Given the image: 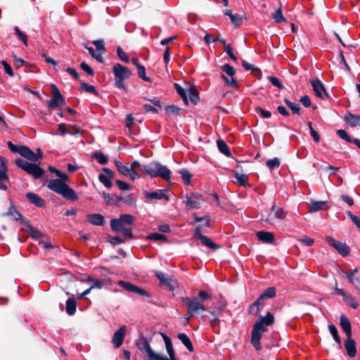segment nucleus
I'll list each match as a JSON object with an SVG mask.
<instances>
[{
    "label": "nucleus",
    "instance_id": "obj_21",
    "mask_svg": "<svg viewBox=\"0 0 360 360\" xmlns=\"http://www.w3.org/2000/svg\"><path fill=\"white\" fill-rule=\"evenodd\" d=\"M26 197L30 201V203L34 205L35 206L38 207H44L46 205L45 200L40 198L38 195L32 193L28 192L26 193Z\"/></svg>",
    "mask_w": 360,
    "mask_h": 360
},
{
    "label": "nucleus",
    "instance_id": "obj_33",
    "mask_svg": "<svg viewBox=\"0 0 360 360\" xmlns=\"http://www.w3.org/2000/svg\"><path fill=\"white\" fill-rule=\"evenodd\" d=\"M162 338L165 341L167 352L169 356V358L175 357L174 350L172 347V343L171 339L165 334H162Z\"/></svg>",
    "mask_w": 360,
    "mask_h": 360
},
{
    "label": "nucleus",
    "instance_id": "obj_50",
    "mask_svg": "<svg viewBox=\"0 0 360 360\" xmlns=\"http://www.w3.org/2000/svg\"><path fill=\"white\" fill-rule=\"evenodd\" d=\"M261 295L265 299L273 298L276 296V288L274 287L268 288Z\"/></svg>",
    "mask_w": 360,
    "mask_h": 360
},
{
    "label": "nucleus",
    "instance_id": "obj_4",
    "mask_svg": "<svg viewBox=\"0 0 360 360\" xmlns=\"http://www.w3.org/2000/svg\"><path fill=\"white\" fill-rule=\"evenodd\" d=\"M15 164L26 172L28 174L32 175L34 179H40L43 176L44 171L38 165L28 162L27 161L18 158L15 160Z\"/></svg>",
    "mask_w": 360,
    "mask_h": 360
},
{
    "label": "nucleus",
    "instance_id": "obj_12",
    "mask_svg": "<svg viewBox=\"0 0 360 360\" xmlns=\"http://www.w3.org/2000/svg\"><path fill=\"white\" fill-rule=\"evenodd\" d=\"M19 154L25 158L32 161L37 162L39 159L41 158L42 154L39 149L37 150V154L32 151L27 146H22L19 147Z\"/></svg>",
    "mask_w": 360,
    "mask_h": 360
},
{
    "label": "nucleus",
    "instance_id": "obj_55",
    "mask_svg": "<svg viewBox=\"0 0 360 360\" xmlns=\"http://www.w3.org/2000/svg\"><path fill=\"white\" fill-rule=\"evenodd\" d=\"M81 86L84 91H85L86 92L92 93L95 95H98V91L94 86L89 85V84L82 82H81Z\"/></svg>",
    "mask_w": 360,
    "mask_h": 360
},
{
    "label": "nucleus",
    "instance_id": "obj_63",
    "mask_svg": "<svg viewBox=\"0 0 360 360\" xmlns=\"http://www.w3.org/2000/svg\"><path fill=\"white\" fill-rule=\"evenodd\" d=\"M80 68L82 70L86 72L89 75L93 76L94 74L92 68L85 62H83L80 64Z\"/></svg>",
    "mask_w": 360,
    "mask_h": 360
},
{
    "label": "nucleus",
    "instance_id": "obj_64",
    "mask_svg": "<svg viewBox=\"0 0 360 360\" xmlns=\"http://www.w3.org/2000/svg\"><path fill=\"white\" fill-rule=\"evenodd\" d=\"M1 65L4 67V69L5 72L11 77H13L14 75L13 70L11 67V65L5 60H2L1 62Z\"/></svg>",
    "mask_w": 360,
    "mask_h": 360
},
{
    "label": "nucleus",
    "instance_id": "obj_18",
    "mask_svg": "<svg viewBox=\"0 0 360 360\" xmlns=\"http://www.w3.org/2000/svg\"><path fill=\"white\" fill-rule=\"evenodd\" d=\"M287 216V212L281 207L276 205H273L269 215V218L265 221L271 223V217L279 220H283Z\"/></svg>",
    "mask_w": 360,
    "mask_h": 360
},
{
    "label": "nucleus",
    "instance_id": "obj_44",
    "mask_svg": "<svg viewBox=\"0 0 360 360\" xmlns=\"http://www.w3.org/2000/svg\"><path fill=\"white\" fill-rule=\"evenodd\" d=\"M281 165L280 159L278 158H274L273 159L268 160L266 162V165L270 169H273L274 168H278Z\"/></svg>",
    "mask_w": 360,
    "mask_h": 360
},
{
    "label": "nucleus",
    "instance_id": "obj_38",
    "mask_svg": "<svg viewBox=\"0 0 360 360\" xmlns=\"http://www.w3.org/2000/svg\"><path fill=\"white\" fill-rule=\"evenodd\" d=\"M217 144L219 151L227 157H230L231 153L226 143L222 140H217Z\"/></svg>",
    "mask_w": 360,
    "mask_h": 360
},
{
    "label": "nucleus",
    "instance_id": "obj_24",
    "mask_svg": "<svg viewBox=\"0 0 360 360\" xmlns=\"http://www.w3.org/2000/svg\"><path fill=\"white\" fill-rule=\"evenodd\" d=\"M340 324L345 332L346 337H352V328H351V323L349 320L345 316L341 315L340 317Z\"/></svg>",
    "mask_w": 360,
    "mask_h": 360
},
{
    "label": "nucleus",
    "instance_id": "obj_49",
    "mask_svg": "<svg viewBox=\"0 0 360 360\" xmlns=\"http://www.w3.org/2000/svg\"><path fill=\"white\" fill-rule=\"evenodd\" d=\"M14 32L18 38L23 42L25 45H27V37L18 27H14Z\"/></svg>",
    "mask_w": 360,
    "mask_h": 360
},
{
    "label": "nucleus",
    "instance_id": "obj_29",
    "mask_svg": "<svg viewBox=\"0 0 360 360\" xmlns=\"http://www.w3.org/2000/svg\"><path fill=\"white\" fill-rule=\"evenodd\" d=\"M145 197L149 200H161L165 198L168 200V197L165 194L163 190H158L153 192H145Z\"/></svg>",
    "mask_w": 360,
    "mask_h": 360
},
{
    "label": "nucleus",
    "instance_id": "obj_51",
    "mask_svg": "<svg viewBox=\"0 0 360 360\" xmlns=\"http://www.w3.org/2000/svg\"><path fill=\"white\" fill-rule=\"evenodd\" d=\"M117 54L120 60H122L124 63H129L130 59L129 57L127 55V53L122 50V49L120 46L117 48Z\"/></svg>",
    "mask_w": 360,
    "mask_h": 360
},
{
    "label": "nucleus",
    "instance_id": "obj_15",
    "mask_svg": "<svg viewBox=\"0 0 360 360\" xmlns=\"http://www.w3.org/2000/svg\"><path fill=\"white\" fill-rule=\"evenodd\" d=\"M7 166L6 160L4 157L0 156V189L6 190L8 177L7 175Z\"/></svg>",
    "mask_w": 360,
    "mask_h": 360
},
{
    "label": "nucleus",
    "instance_id": "obj_48",
    "mask_svg": "<svg viewBox=\"0 0 360 360\" xmlns=\"http://www.w3.org/2000/svg\"><path fill=\"white\" fill-rule=\"evenodd\" d=\"M179 173L181 174V178L184 183L186 185H189L191 184V174L187 169H181L179 171Z\"/></svg>",
    "mask_w": 360,
    "mask_h": 360
},
{
    "label": "nucleus",
    "instance_id": "obj_28",
    "mask_svg": "<svg viewBox=\"0 0 360 360\" xmlns=\"http://www.w3.org/2000/svg\"><path fill=\"white\" fill-rule=\"evenodd\" d=\"M265 298L260 295L257 300L253 302L249 307V312L250 314H258L260 308L264 305Z\"/></svg>",
    "mask_w": 360,
    "mask_h": 360
},
{
    "label": "nucleus",
    "instance_id": "obj_6",
    "mask_svg": "<svg viewBox=\"0 0 360 360\" xmlns=\"http://www.w3.org/2000/svg\"><path fill=\"white\" fill-rule=\"evenodd\" d=\"M181 300L188 307V315L189 316H193L199 311H206L204 303L197 297L191 298L188 297H184L181 298Z\"/></svg>",
    "mask_w": 360,
    "mask_h": 360
},
{
    "label": "nucleus",
    "instance_id": "obj_14",
    "mask_svg": "<svg viewBox=\"0 0 360 360\" xmlns=\"http://www.w3.org/2000/svg\"><path fill=\"white\" fill-rule=\"evenodd\" d=\"M135 221V217L129 214H123L120 216L118 219H112L110 220V227L118 229L120 223L125 225H131Z\"/></svg>",
    "mask_w": 360,
    "mask_h": 360
},
{
    "label": "nucleus",
    "instance_id": "obj_36",
    "mask_svg": "<svg viewBox=\"0 0 360 360\" xmlns=\"http://www.w3.org/2000/svg\"><path fill=\"white\" fill-rule=\"evenodd\" d=\"M258 321L262 322L266 326H269L274 323V316L271 313L268 312L265 316L259 315Z\"/></svg>",
    "mask_w": 360,
    "mask_h": 360
},
{
    "label": "nucleus",
    "instance_id": "obj_25",
    "mask_svg": "<svg viewBox=\"0 0 360 360\" xmlns=\"http://www.w3.org/2000/svg\"><path fill=\"white\" fill-rule=\"evenodd\" d=\"M345 122L350 127L360 126V115L348 112L344 117Z\"/></svg>",
    "mask_w": 360,
    "mask_h": 360
},
{
    "label": "nucleus",
    "instance_id": "obj_5",
    "mask_svg": "<svg viewBox=\"0 0 360 360\" xmlns=\"http://www.w3.org/2000/svg\"><path fill=\"white\" fill-rule=\"evenodd\" d=\"M115 164L118 172L123 176H129L131 180H134L141 177V174H138L137 171L134 170V167L139 165V162L136 160L134 161L130 165H124L121 162L115 161Z\"/></svg>",
    "mask_w": 360,
    "mask_h": 360
},
{
    "label": "nucleus",
    "instance_id": "obj_20",
    "mask_svg": "<svg viewBox=\"0 0 360 360\" xmlns=\"http://www.w3.org/2000/svg\"><path fill=\"white\" fill-rule=\"evenodd\" d=\"M201 198L198 194H192L186 196L185 203L190 209H198L200 205Z\"/></svg>",
    "mask_w": 360,
    "mask_h": 360
},
{
    "label": "nucleus",
    "instance_id": "obj_19",
    "mask_svg": "<svg viewBox=\"0 0 360 360\" xmlns=\"http://www.w3.org/2000/svg\"><path fill=\"white\" fill-rule=\"evenodd\" d=\"M316 96L321 99H324V95L328 97L323 84L318 79L311 81Z\"/></svg>",
    "mask_w": 360,
    "mask_h": 360
},
{
    "label": "nucleus",
    "instance_id": "obj_23",
    "mask_svg": "<svg viewBox=\"0 0 360 360\" xmlns=\"http://www.w3.org/2000/svg\"><path fill=\"white\" fill-rule=\"evenodd\" d=\"M345 347L347 350V354L349 357H354L356 354V343L352 337L347 338Z\"/></svg>",
    "mask_w": 360,
    "mask_h": 360
},
{
    "label": "nucleus",
    "instance_id": "obj_56",
    "mask_svg": "<svg viewBox=\"0 0 360 360\" xmlns=\"http://www.w3.org/2000/svg\"><path fill=\"white\" fill-rule=\"evenodd\" d=\"M221 77L224 79L226 84L230 86L232 88L236 89L238 87V83L233 77H231V79H229L227 77H226L224 75H221Z\"/></svg>",
    "mask_w": 360,
    "mask_h": 360
},
{
    "label": "nucleus",
    "instance_id": "obj_42",
    "mask_svg": "<svg viewBox=\"0 0 360 360\" xmlns=\"http://www.w3.org/2000/svg\"><path fill=\"white\" fill-rule=\"evenodd\" d=\"M284 101L288 107L292 110V113L297 115L300 114V106L299 104L294 103L287 98H285Z\"/></svg>",
    "mask_w": 360,
    "mask_h": 360
},
{
    "label": "nucleus",
    "instance_id": "obj_32",
    "mask_svg": "<svg viewBox=\"0 0 360 360\" xmlns=\"http://www.w3.org/2000/svg\"><path fill=\"white\" fill-rule=\"evenodd\" d=\"M234 177L236 178L237 183L244 187H250V184L248 182V176L244 174H239L237 172L233 173Z\"/></svg>",
    "mask_w": 360,
    "mask_h": 360
},
{
    "label": "nucleus",
    "instance_id": "obj_46",
    "mask_svg": "<svg viewBox=\"0 0 360 360\" xmlns=\"http://www.w3.org/2000/svg\"><path fill=\"white\" fill-rule=\"evenodd\" d=\"M98 179L106 188H110L112 186L111 179L105 174H100Z\"/></svg>",
    "mask_w": 360,
    "mask_h": 360
},
{
    "label": "nucleus",
    "instance_id": "obj_10",
    "mask_svg": "<svg viewBox=\"0 0 360 360\" xmlns=\"http://www.w3.org/2000/svg\"><path fill=\"white\" fill-rule=\"evenodd\" d=\"M203 232H206V230H204L200 226H197L195 229V237L199 238L205 246L214 250H217L219 246L215 244L210 238L202 235Z\"/></svg>",
    "mask_w": 360,
    "mask_h": 360
},
{
    "label": "nucleus",
    "instance_id": "obj_47",
    "mask_svg": "<svg viewBox=\"0 0 360 360\" xmlns=\"http://www.w3.org/2000/svg\"><path fill=\"white\" fill-rule=\"evenodd\" d=\"M174 86H175V89H176L178 94L182 98V99L184 100V103L186 104H188V98H187L186 92L185 89L184 88H182L178 84H175Z\"/></svg>",
    "mask_w": 360,
    "mask_h": 360
},
{
    "label": "nucleus",
    "instance_id": "obj_16",
    "mask_svg": "<svg viewBox=\"0 0 360 360\" xmlns=\"http://www.w3.org/2000/svg\"><path fill=\"white\" fill-rule=\"evenodd\" d=\"M335 292L336 294L343 297L344 301L352 309H356L359 306L356 302L355 298L349 292H345L344 290L339 288L337 283L335 286Z\"/></svg>",
    "mask_w": 360,
    "mask_h": 360
},
{
    "label": "nucleus",
    "instance_id": "obj_11",
    "mask_svg": "<svg viewBox=\"0 0 360 360\" xmlns=\"http://www.w3.org/2000/svg\"><path fill=\"white\" fill-rule=\"evenodd\" d=\"M326 241L333 247L341 255L345 257L349 254V248L346 243L338 241L331 236H326Z\"/></svg>",
    "mask_w": 360,
    "mask_h": 360
},
{
    "label": "nucleus",
    "instance_id": "obj_27",
    "mask_svg": "<svg viewBox=\"0 0 360 360\" xmlns=\"http://www.w3.org/2000/svg\"><path fill=\"white\" fill-rule=\"evenodd\" d=\"M256 236L259 240L265 243H273L275 240L274 234L269 231H258Z\"/></svg>",
    "mask_w": 360,
    "mask_h": 360
},
{
    "label": "nucleus",
    "instance_id": "obj_52",
    "mask_svg": "<svg viewBox=\"0 0 360 360\" xmlns=\"http://www.w3.org/2000/svg\"><path fill=\"white\" fill-rule=\"evenodd\" d=\"M329 330L333 338V339L335 340V341L338 343V344H340L341 343V340H340V338L338 335V329L336 328V327L334 326V325H330L329 326Z\"/></svg>",
    "mask_w": 360,
    "mask_h": 360
},
{
    "label": "nucleus",
    "instance_id": "obj_59",
    "mask_svg": "<svg viewBox=\"0 0 360 360\" xmlns=\"http://www.w3.org/2000/svg\"><path fill=\"white\" fill-rule=\"evenodd\" d=\"M255 110L257 113L260 115L261 117H262L263 118H269L271 116V113L270 111L264 110L260 107L257 108Z\"/></svg>",
    "mask_w": 360,
    "mask_h": 360
},
{
    "label": "nucleus",
    "instance_id": "obj_2",
    "mask_svg": "<svg viewBox=\"0 0 360 360\" xmlns=\"http://www.w3.org/2000/svg\"><path fill=\"white\" fill-rule=\"evenodd\" d=\"M146 174L151 178L160 176L166 181L170 179L171 171L159 162H153L144 168Z\"/></svg>",
    "mask_w": 360,
    "mask_h": 360
},
{
    "label": "nucleus",
    "instance_id": "obj_58",
    "mask_svg": "<svg viewBox=\"0 0 360 360\" xmlns=\"http://www.w3.org/2000/svg\"><path fill=\"white\" fill-rule=\"evenodd\" d=\"M221 70L230 77H233L236 71L232 66L229 64L224 65L221 67Z\"/></svg>",
    "mask_w": 360,
    "mask_h": 360
},
{
    "label": "nucleus",
    "instance_id": "obj_37",
    "mask_svg": "<svg viewBox=\"0 0 360 360\" xmlns=\"http://www.w3.org/2000/svg\"><path fill=\"white\" fill-rule=\"evenodd\" d=\"M358 272V269L356 268L354 269H352V270H349V271H344L343 274L345 275V277L347 278V280L348 281V282L353 285L354 287H355V278H356V274H357Z\"/></svg>",
    "mask_w": 360,
    "mask_h": 360
},
{
    "label": "nucleus",
    "instance_id": "obj_34",
    "mask_svg": "<svg viewBox=\"0 0 360 360\" xmlns=\"http://www.w3.org/2000/svg\"><path fill=\"white\" fill-rule=\"evenodd\" d=\"M178 338L181 341V342L185 345L189 352H193L194 348L193 344L186 334L183 333H179Z\"/></svg>",
    "mask_w": 360,
    "mask_h": 360
},
{
    "label": "nucleus",
    "instance_id": "obj_39",
    "mask_svg": "<svg viewBox=\"0 0 360 360\" xmlns=\"http://www.w3.org/2000/svg\"><path fill=\"white\" fill-rule=\"evenodd\" d=\"M271 18L277 23L285 22V18L283 15L281 7H279L274 13L271 14Z\"/></svg>",
    "mask_w": 360,
    "mask_h": 360
},
{
    "label": "nucleus",
    "instance_id": "obj_40",
    "mask_svg": "<svg viewBox=\"0 0 360 360\" xmlns=\"http://www.w3.org/2000/svg\"><path fill=\"white\" fill-rule=\"evenodd\" d=\"M194 220H195V222H202V224H200V226L201 227H202V229L204 230H205V228H209L210 227V217L208 216H206V217H195L194 218Z\"/></svg>",
    "mask_w": 360,
    "mask_h": 360
},
{
    "label": "nucleus",
    "instance_id": "obj_31",
    "mask_svg": "<svg viewBox=\"0 0 360 360\" xmlns=\"http://www.w3.org/2000/svg\"><path fill=\"white\" fill-rule=\"evenodd\" d=\"M155 276L160 281L161 284L169 287L170 290L173 289L172 285V279L169 277H168L165 274L160 271H156Z\"/></svg>",
    "mask_w": 360,
    "mask_h": 360
},
{
    "label": "nucleus",
    "instance_id": "obj_57",
    "mask_svg": "<svg viewBox=\"0 0 360 360\" xmlns=\"http://www.w3.org/2000/svg\"><path fill=\"white\" fill-rule=\"evenodd\" d=\"M165 111L168 115H179L180 108L175 105H168L166 107Z\"/></svg>",
    "mask_w": 360,
    "mask_h": 360
},
{
    "label": "nucleus",
    "instance_id": "obj_62",
    "mask_svg": "<svg viewBox=\"0 0 360 360\" xmlns=\"http://www.w3.org/2000/svg\"><path fill=\"white\" fill-rule=\"evenodd\" d=\"M348 217L351 219V220L353 221V223L357 226V228L360 231V219L352 214L350 211H348L347 212Z\"/></svg>",
    "mask_w": 360,
    "mask_h": 360
},
{
    "label": "nucleus",
    "instance_id": "obj_61",
    "mask_svg": "<svg viewBox=\"0 0 360 360\" xmlns=\"http://www.w3.org/2000/svg\"><path fill=\"white\" fill-rule=\"evenodd\" d=\"M268 80L275 86L283 89V85L280 82L279 79L275 77L269 76L268 77Z\"/></svg>",
    "mask_w": 360,
    "mask_h": 360
},
{
    "label": "nucleus",
    "instance_id": "obj_41",
    "mask_svg": "<svg viewBox=\"0 0 360 360\" xmlns=\"http://www.w3.org/2000/svg\"><path fill=\"white\" fill-rule=\"evenodd\" d=\"M93 44L96 46L97 51L101 54V56L106 51L105 48L104 41L103 39H98L93 41Z\"/></svg>",
    "mask_w": 360,
    "mask_h": 360
},
{
    "label": "nucleus",
    "instance_id": "obj_8",
    "mask_svg": "<svg viewBox=\"0 0 360 360\" xmlns=\"http://www.w3.org/2000/svg\"><path fill=\"white\" fill-rule=\"evenodd\" d=\"M117 284L127 292H133L143 297H151V294L149 292L129 282L120 281Z\"/></svg>",
    "mask_w": 360,
    "mask_h": 360
},
{
    "label": "nucleus",
    "instance_id": "obj_60",
    "mask_svg": "<svg viewBox=\"0 0 360 360\" xmlns=\"http://www.w3.org/2000/svg\"><path fill=\"white\" fill-rule=\"evenodd\" d=\"M337 134L340 138L345 140L347 142H349V143L352 142L351 138L347 134V133L345 130L339 129L337 131Z\"/></svg>",
    "mask_w": 360,
    "mask_h": 360
},
{
    "label": "nucleus",
    "instance_id": "obj_43",
    "mask_svg": "<svg viewBox=\"0 0 360 360\" xmlns=\"http://www.w3.org/2000/svg\"><path fill=\"white\" fill-rule=\"evenodd\" d=\"M85 48L88 50L89 54L95 58L98 62L103 63V59L101 53H96L93 47L85 46Z\"/></svg>",
    "mask_w": 360,
    "mask_h": 360
},
{
    "label": "nucleus",
    "instance_id": "obj_30",
    "mask_svg": "<svg viewBox=\"0 0 360 360\" xmlns=\"http://www.w3.org/2000/svg\"><path fill=\"white\" fill-rule=\"evenodd\" d=\"M48 108L51 110L57 107H60L65 103V98L63 96L60 98L53 97L51 100L47 101Z\"/></svg>",
    "mask_w": 360,
    "mask_h": 360
},
{
    "label": "nucleus",
    "instance_id": "obj_1",
    "mask_svg": "<svg viewBox=\"0 0 360 360\" xmlns=\"http://www.w3.org/2000/svg\"><path fill=\"white\" fill-rule=\"evenodd\" d=\"M58 177L59 179H51L47 181V188L68 200H77L79 198L77 194L67 184V182L70 181L69 176L65 173L60 172Z\"/></svg>",
    "mask_w": 360,
    "mask_h": 360
},
{
    "label": "nucleus",
    "instance_id": "obj_17",
    "mask_svg": "<svg viewBox=\"0 0 360 360\" xmlns=\"http://www.w3.org/2000/svg\"><path fill=\"white\" fill-rule=\"evenodd\" d=\"M126 333L127 327L125 326H121L115 332L112 338V342L115 348L117 349L122 345Z\"/></svg>",
    "mask_w": 360,
    "mask_h": 360
},
{
    "label": "nucleus",
    "instance_id": "obj_9",
    "mask_svg": "<svg viewBox=\"0 0 360 360\" xmlns=\"http://www.w3.org/2000/svg\"><path fill=\"white\" fill-rule=\"evenodd\" d=\"M137 347L144 353L147 360H155L160 355L153 352L147 340L143 338L137 342Z\"/></svg>",
    "mask_w": 360,
    "mask_h": 360
},
{
    "label": "nucleus",
    "instance_id": "obj_54",
    "mask_svg": "<svg viewBox=\"0 0 360 360\" xmlns=\"http://www.w3.org/2000/svg\"><path fill=\"white\" fill-rule=\"evenodd\" d=\"M137 70L140 78H141L143 81L151 82L150 78L146 75V69L143 65L139 66V68H137Z\"/></svg>",
    "mask_w": 360,
    "mask_h": 360
},
{
    "label": "nucleus",
    "instance_id": "obj_53",
    "mask_svg": "<svg viewBox=\"0 0 360 360\" xmlns=\"http://www.w3.org/2000/svg\"><path fill=\"white\" fill-rule=\"evenodd\" d=\"M92 157L96 158L101 165H106L108 163V158L101 153H95L93 154Z\"/></svg>",
    "mask_w": 360,
    "mask_h": 360
},
{
    "label": "nucleus",
    "instance_id": "obj_13",
    "mask_svg": "<svg viewBox=\"0 0 360 360\" xmlns=\"http://www.w3.org/2000/svg\"><path fill=\"white\" fill-rule=\"evenodd\" d=\"M19 154L25 158L32 161L37 162L39 159L41 158L42 154L39 149L37 150V154L32 151L27 146H22L19 147Z\"/></svg>",
    "mask_w": 360,
    "mask_h": 360
},
{
    "label": "nucleus",
    "instance_id": "obj_22",
    "mask_svg": "<svg viewBox=\"0 0 360 360\" xmlns=\"http://www.w3.org/2000/svg\"><path fill=\"white\" fill-rule=\"evenodd\" d=\"M327 201L311 200L309 204V212L311 213L319 212L323 210H327Z\"/></svg>",
    "mask_w": 360,
    "mask_h": 360
},
{
    "label": "nucleus",
    "instance_id": "obj_35",
    "mask_svg": "<svg viewBox=\"0 0 360 360\" xmlns=\"http://www.w3.org/2000/svg\"><path fill=\"white\" fill-rule=\"evenodd\" d=\"M76 307H77V302L76 301L72 298H69L66 301V312L68 315L72 316L75 314L76 311Z\"/></svg>",
    "mask_w": 360,
    "mask_h": 360
},
{
    "label": "nucleus",
    "instance_id": "obj_26",
    "mask_svg": "<svg viewBox=\"0 0 360 360\" xmlns=\"http://www.w3.org/2000/svg\"><path fill=\"white\" fill-rule=\"evenodd\" d=\"M86 219L90 224L95 226H103L105 223L104 217L101 214H87Z\"/></svg>",
    "mask_w": 360,
    "mask_h": 360
},
{
    "label": "nucleus",
    "instance_id": "obj_7",
    "mask_svg": "<svg viewBox=\"0 0 360 360\" xmlns=\"http://www.w3.org/2000/svg\"><path fill=\"white\" fill-rule=\"evenodd\" d=\"M266 330L267 326L263 324L262 322H259L257 321L254 324L253 330L252 331L251 343L257 350H259L261 349L260 339L262 333Z\"/></svg>",
    "mask_w": 360,
    "mask_h": 360
},
{
    "label": "nucleus",
    "instance_id": "obj_45",
    "mask_svg": "<svg viewBox=\"0 0 360 360\" xmlns=\"http://www.w3.org/2000/svg\"><path fill=\"white\" fill-rule=\"evenodd\" d=\"M7 215L13 217V219L16 221L22 219V216L21 215V214L18 210H16L15 207L13 205H12L10 207L9 210L7 212Z\"/></svg>",
    "mask_w": 360,
    "mask_h": 360
},
{
    "label": "nucleus",
    "instance_id": "obj_3",
    "mask_svg": "<svg viewBox=\"0 0 360 360\" xmlns=\"http://www.w3.org/2000/svg\"><path fill=\"white\" fill-rule=\"evenodd\" d=\"M112 72L115 76V86L120 89H125L124 80L130 77L131 71L128 68L116 63L112 68Z\"/></svg>",
    "mask_w": 360,
    "mask_h": 360
}]
</instances>
